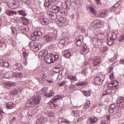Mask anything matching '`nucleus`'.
I'll list each match as a JSON object with an SVG mask.
<instances>
[{"instance_id":"1","label":"nucleus","mask_w":124,"mask_h":124,"mask_svg":"<svg viewBox=\"0 0 124 124\" xmlns=\"http://www.w3.org/2000/svg\"><path fill=\"white\" fill-rule=\"evenodd\" d=\"M37 104H39V99L38 100L36 97L35 98H34L33 99H30L27 101L25 106L28 108H31V107H32L34 105H37Z\"/></svg>"},{"instance_id":"2","label":"nucleus","mask_w":124,"mask_h":124,"mask_svg":"<svg viewBox=\"0 0 124 124\" xmlns=\"http://www.w3.org/2000/svg\"><path fill=\"white\" fill-rule=\"evenodd\" d=\"M41 94H46V91H45V88L42 89L39 91L38 93H36L34 94V98H36L37 100H39V103H40L41 101Z\"/></svg>"},{"instance_id":"3","label":"nucleus","mask_w":124,"mask_h":124,"mask_svg":"<svg viewBox=\"0 0 124 124\" xmlns=\"http://www.w3.org/2000/svg\"><path fill=\"white\" fill-rule=\"evenodd\" d=\"M104 79H105V76L103 75H101L100 77L97 76L94 78V84L100 86L101 85H102Z\"/></svg>"},{"instance_id":"4","label":"nucleus","mask_w":124,"mask_h":124,"mask_svg":"<svg viewBox=\"0 0 124 124\" xmlns=\"http://www.w3.org/2000/svg\"><path fill=\"white\" fill-rule=\"evenodd\" d=\"M53 54L51 53H47L44 56V61L46 63H52V62H54V59L53 58Z\"/></svg>"},{"instance_id":"5","label":"nucleus","mask_w":124,"mask_h":124,"mask_svg":"<svg viewBox=\"0 0 124 124\" xmlns=\"http://www.w3.org/2000/svg\"><path fill=\"white\" fill-rule=\"evenodd\" d=\"M83 39L84 37H83L82 35H79L78 36L75 41L77 46L81 47V46H82V44H83V41H84Z\"/></svg>"},{"instance_id":"6","label":"nucleus","mask_w":124,"mask_h":124,"mask_svg":"<svg viewBox=\"0 0 124 124\" xmlns=\"http://www.w3.org/2000/svg\"><path fill=\"white\" fill-rule=\"evenodd\" d=\"M29 46L31 51H34L37 52L39 50V46L36 44V43L32 42L29 43Z\"/></svg>"},{"instance_id":"7","label":"nucleus","mask_w":124,"mask_h":124,"mask_svg":"<svg viewBox=\"0 0 124 124\" xmlns=\"http://www.w3.org/2000/svg\"><path fill=\"white\" fill-rule=\"evenodd\" d=\"M116 106L119 109L124 110V98H122L117 101Z\"/></svg>"},{"instance_id":"8","label":"nucleus","mask_w":124,"mask_h":124,"mask_svg":"<svg viewBox=\"0 0 124 124\" xmlns=\"http://www.w3.org/2000/svg\"><path fill=\"white\" fill-rule=\"evenodd\" d=\"M67 43V38H64V39H62L59 42L58 46L59 48H60V49H63L64 45H65V44H66Z\"/></svg>"},{"instance_id":"9","label":"nucleus","mask_w":124,"mask_h":124,"mask_svg":"<svg viewBox=\"0 0 124 124\" xmlns=\"http://www.w3.org/2000/svg\"><path fill=\"white\" fill-rule=\"evenodd\" d=\"M52 10L53 13L57 14L59 13V12L61 13V12L62 11V7L53 5L52 6Z\"/></svg>"},{"instance_id":"10","label":"nucleus","mask_w":124,"mask_h":124,"mask_svg":"<svg viewBox=\"0 0 124 124\" xmlns=\"http://www.w3.org/2000/svg\"><path fill=\"white\" fill-rule=\"evenodd\" d=\"M100 63H101V59L99 57H96L93 60L92 64L94 67H97Z\"/></svg>"},{"instance_id":"11","label":"nucleus","mask_w":124,"mask_h":124,"mask_svg":"<svg viewBox=\"0 0 124 124\" xmlns=\"http://www.w3.org/2000/svg\"><path fill=\"white\" fill-rule=\"evenodd\" d=\"M46 2H45L44 5L45 7H51L52 6V3H54V2H56V0H45Z\"/></svg>"},{"instance_id":"12","label":"nucleus","mask_w":124,"mask_h":124,"mask_svg":"<svg viewBox=\"0 0 124 124\" xmlns=\"http://www.w3.org/2000/svg\"><path fill=\"white\" fill-rule=\"evenodd\" d=\"M47 15L49 16V18L53 21L58 19V15L55 13H51V12H48L47 13Z\"/></svg>"},{"instance_id":"13","label":"nucleus","mask_w":124,"mask_h":124,"mask_svg":"<svg viewBox=\"0 0 124 124\" xmlns=\"http://www.w3.org/2000/svg\"><path fill=\"white\" fill-rule=\"evenodd\" d=\"M109 12L106 10H100L98 15V17L100 18H103V17H106L108 15Z\"/></svg>"},{"instance_id":"14","label":"nucleus","mask_w":124,"mask_h":124,"mask_svg":"<svg viewBox=\"0 0 124 124\" xmlns=\"http://www.w3.org/2000/svg\"><path fill=\"white\" fill-rule=\"evenodd\" d=\"M80 52L82 55H85L90 52V49L88 48L87 46H84L81 47Z\"/></svg>"},{"instance_id":"15","label":"nucleus","mask_w":124,"mask_h":124,"mask_svg":"<svg viewBox=\"0 0 124 124\" xmlns=\"http://www.w3.org/2000/svg\"><path fill=\"white\" fill-rule=\"evenodd\" d=\"M86 9L87 10H90V12L93 14L95 16L96 15V10L94 9V8L92 6L87 5L86 6Z\"/></svg>"},{"instance_id":"16","label":"nucleus","mask_w":124,"mask_h":124,"mask_svg":"<svg viewBox=\"0 0 124 124\" xmlns=\"http://www.w3.org/2000/svg\"><path fill=\"white\" fill-rule=\"evenodd\" d=\"M100 20H94L91 23V26L93 28H97V27H98V26H100Z\"/></svg>"},{"instance_id":"17","label":"nucleus","mask_w":124,"mask_h":124,"mask_svg":"<svg viewBox=\"0 0 124 124\" xmlns=\"http://www.w3.org/2000/svg\"><path fill=\"white\" fill-rule=\"evenodd\" d=\"M0 65L1 66H3L4 68H8L9 67V64L8 63V62L3 61L2 60H0Z\"/></svg>"},{"instance_id":"18","label":"nucleus","mask_w":124,"mask_h":124,"mask_svg":"<svg viewBox=\"0 0 124 124\" xmlns=\"http://www.w3.org/2000/svg\"><path fill=\"white\" fill-rule=\"evenodd\" d=\"M30 29H29V26L26 25L24 27H22L20 29L21 32H22L23 34H26L27 32L29 31Z\"/></svg>"},{"instance_id":"19","label":"nucleus","mask_w":124,"mask_h":124,"mask_svg":"<svg viewBox=\"0 0 124 124\" xmlns=\"http://www.w3.org/2000/svg\"><path fill=\"white\" fill-rule=\"evenodd\" d=\"M114 111H117V109L116 108V105L111 104L109 107L108 112L110 114H113Z\"/></svg>"},{"instance_id":"20","label":"nucleus","mask_w":124,"mask_h":124,"mask_svg":"<svg viewBox=\"0 0 124 124\" xmlns=\"http://www.w3.org/2000/svg\"><path fill=\"white\" fill-rule=\"evenodd\" d=\"M57 20L61 24H64L66 22V19L64 18L62 16L58 15Z\"/></svg>"},{"instance_id":"21","label":"nucleus","mask_w":124,"mask_h":124,"mask_svg":"<svg viewBox=\"0 0 124 124\" xmlns=\"http://www.w3.org/2000/svg\"><path fill=\"white\" fill-rule=\"evenodd\" d=\"M6 107L7 109H13L15 108V104L13 102H8L6 103Z\"/></svg>"},{"instance_id":"22","label":"nucleus","mask_w":124,"mask_h":124,"mask_svg":"<svg viewBox=\"0 0 124 124\" xmlns=\"http://www.w3.org/2000/svg\"><path fill=\"white\" fill-rule=\"evenodd\" d=\"M62 96L61 95H57L54 96L52 99H51L50 102L53 103V102H57L58 100H60L61 98H62Z\"/></svg>"},{"instance_id":"23","label":"nucleus","mask_w":124,"mask_h":124,"mask_svg":"<svg viewBox=\"0 0 124 124\" xmlns=\"http://www.w3.org/2000/svg\"><path fill=\"white\" fill-rule=\"evenodd\" d=\"M62 54L64 57H65V58H66L67 59H68V58H69V57L71 56V54L68 50H64V51H63Z\"/></svg>"},{"instance_id":"24","label":"nucleus","mask_w":124,"mask_h":124,"mask_svg":"<svg viewBox=\"0 0 124 124\" xmlns=\"http://www.w3.org/2000/svg\"><path fill=\"white\" fill-rule=\"evenodd\" d=\"M44 39L46 40V42H50L53 40V37L50 35H46L44 36Z\"/></svg>"},{"instance_id":"25","label":"nucleus","mask_w":124,"mask_h":124,"mask_svg":"<svg viewBox=\"0 0 124 124\" xmlns=\"http://www.w3.org/2000/svg\"><path fill=\"white\" fill-rule=\"evenodd\" d=\"M112 93V89L109 88L103 92V93L102 94V96H104L107 94H110Z\"/></svg>"},{"instance_id":"26","label":"nucleus","mask_w":124,"mask_h":124,"mask_svg":"<svg viewBox=\"0 0 124 124\" xmlns=\"http://www.w3.org/2000/svg\"><path fill=\"white\" fill-rule=\"evenodd\" d=\"M54 95H55V93L53 91H50L49 93L44 94V96H46V97H48V98H51V97H53Z\"/></svg>"},{"instance_id":"27","label":"nucleus","mask_w":124,"mask_h":124,"mask_svg":"<svg viewBox=\"0 0 124 124\" xmlns=\"http://www.w3.org/2000/svg\"><path fill=\"white\" fill-rule=\"evenodd\" d=\"M65 5H66V9L67 10H68V9H70V6L71 5V1L70 0H67L65 2Z\"/></svg>"},{"instance_id":"28","label":"nucleus","mask_w":124,"mask_h":124,"mask_svg":"<svg viewBox=\"0 0 124 124\" xmlns=\"http://www.w3.org/2000/svg\"><path fill=\"white\" fill-rule=\"evenodd\" d=\"M118 36H117L116 34L115 33H112L111 36L110 37V39L113 42H115L116 39H117Z\"/></svg>"},{"instance_id":"29","label":"nucleus","mask_w":124,"mask_h":124,"mask_svg":"<svg viewBox=\"0 0 124 124\" xmlns=\"http://www.w3.org/2000/svg\"><path fill=\"white\" fill-rule=\"evenodd\" d=\"M41 24L43 25V26H47L49 24L48 22V19L44 18L41 20Z\"/></svg>"},{"instance_id":"30","label":"nucleus","mask_w":124,"mask_h":124,"mask_svg":"<svg viewBox=\"0 0 124 124\" xmlns=\"http://www.w3.org/2000/svg\"><path fill=\"white\" fill-rule=\"evenodd\" d=\"M0 46L1 48H6V44L4 40L0 39Z\"/></svg>"},{"instance_id":"31","label":"nucleus","mask_w":124,"mask_h":124,"mask_svg":"<svg viewBox=\"0 0 124 124\" xmlns=\"http://www.w3.org/2000/svg\"><path fill=\"white\" fill-rule=\"evenodd\" d=\"M89 122L90 123V124H95V123L97 122V119H96V118L95 117H92L89 119Z\"/></svg>"},{"instance_id":"32","label":"nucleus","mask_w":124,"mask_h":124,"mask_svg":"<svg viewBox=\"0 0 124 124\" xmlns=\"http://www.w3.org/2000/svg\"><path fill=\"white\" fill-rule=\"evenodd\" d=\"M91 105V102L87 101L84 105V106L83 107V110H86L88 108H90Z\"/></svg>"},{"instance_id":"33","label":"nucleus","mask_w":124,"mask_h":124,"mask_svg":"<svg viewBox=\"0 0 124 124\" xmlns=\"http://www.w3.org/2000/svg\"><path fill=\"white\" fill-rule=\"evenodd\" d=\"M115 83H117V80H114L112 81L111 82L108 83V87L111 88V89H114V85H115Z\"/></svg>"},{"instance_id":"34","label":"nucleus","mask_w":124,"mask_h":124,"mask_svg":"<svg viewBox=\"0 0 124 124\" xmlns=\"http://www.w3.org/2000/svg\"><path fill=\"white\" fill-rule=\"evenodd\" d=\"M67 79H69L71 80H73V81H77V78L76 77L72 75H70L67 77Z\"/></svg>"},{"instance_id":"35","label":"nucleus","mask_w":124,"mask_h":124,"mask_svg":"<svg viewBox=\"0 0 124 124\" xmlns=\"http://www.w3.org/2000/svg\"><path fill=\"white\" fill-rule=\"evenodd\" d=\"M5 13L8 16H12L14 14H16L14 11L11 10H7L6 11Z\"/></svg>"},{"instance_id":"36","label":"nucleus","mask_w":124,"mask_h":124,"mask_svg":"<svg viewBox=\"0 0 124 124\" xmlns=\"http://www.w3.org/2000/svg\"><path fill=\"white\" fill-rule=\"evenodd\" d=\"M24 59H25V65H27L28 64V62H27V59H28V57H29V55L26 52H24L23 53Z\"/></svg>"},{"instance_id":"37","label":"nucleus","mask_w":124,"mask_h":124,"mask_svg":"<svg viewBox=\"0 0 124 124\" xmlns=\"http://www.w3.org/2000/svg\"><path fill=\"white\" fill-rule=\"evenodd\" d=\"M47 54V51L46 50H42V51H40L39 53V55L40 57H42V58H43V57H45L46 55Z\"/></svg>"},{"instance_id":"38","label":"nucleus","mask_w":124,"mask_h":124,"mask_svg":"<svg viewBox=\"0 0 124 124\" xmlns=\"http://www.w3.org/2000/svg\"><path fill=\"white\" fill-rule=\"evenodd\" d=\"M18 76H19V77H22V74L21 73L13 72V78H14V77H16V78H17Z\"/></svg>"},{"instance_id":"39","label":"nucleus","mask_w":124,"mask_h":124,"mask_svg":"<svg viewBox=\"0 0 124 124\" xmlns=\"http://www.w3.org/2000/svg\"><path fill=\"white\" fill-rule=\"evenodd\" d=\"M35 35H36L38 38H39V36H42V32L41 31H35L34 32Z\"/></svg>"},{"instance_id":"40","label":"nucleus","mask_w":124,"mask_h":124,"mask_svg":"<svg viewBox=\"0 0 124 124\" xmlns=\"http://www.w3.org/2000/svg\"><path fill=\"white\" fill-rule=\"evenodd\" d=\"M38 38L37 37V36L35 35L34 32H33V34L31 35V40H32L33 41H35V40H37Z\"/></svg>"},{"instance_id":"41","label":"nucleus","mask_w":124,"mask_h":124,"mask_svg":"<svg viewBox=\"0 0 124 124\" xmlns=\"http://www.w3.org/2000/svg\"><path fill=\"white\" fill-rule=\"evenodd\" d=\"M6 114L3 112L2 109H0V120H1L3 117H5Z\"/></svg>"},{"instance_id":"42","label":"nucleus","mask_w":124,"mask_h":124,"mask_svg":"<svg viewBox=\"0 0 124 124\" xmlns=\"http://www.w3.org/2000/svg\"><path fill=\"white\" fill-rule=\"evenodd\" d=\"M47 120L48 121V122H54V116H53V115H50V114L48 115L47 116Z\"/></svg>"},{"instance_id":"43","label":"nucleus","mask_w":124,"mask_h":124,"mask_svg":"<svg viewBox=\"0 0 124 124\" xmlns=\"http://www.w3.org/2000/svg\"><path fill=\"white\" fill-rule=\"evenodd\" d=\"M57 36H58V34H57V31H53L52 33V36H51V37H52V39L53 38H54V39H56Z\"/></svg>"},{"instance_id":"44","label":"nucleus","mask_w":124,"mask_h":124,"mask_svg":"<svg viewBox=\"0 0 124 124\" xmlns=\"http://www.w3.org/2000/svg\"><path fill=\"white\" fill-rule=\"evenodd\" d=\"M118 40L119 42H124V34L120 35L118 38Z\"/></svg>"},{"instance_id":"45","label":"nucleus","mask_w":124,"mask_h":124,"mask_svg":"<svg viewBox=\"0 0 124 124\" xmlns=\"http://www.w3.org/2000/svg\"><path fill=\"white\" fill-rule=\"evenodd\" d=\"M10 93L13 94V95H17L19 93V92L16 90H13L10 92Z\"/></svg>"},{"instance_id":"46","label":"nucleus","mask_w":124,"mask_h":124,"mask_svg":"<svg viewBox=\"0 0 124 124\" xmlns=\"http://www.w3.org/2000/svg\"><path fill=\"white\" fill-rule=\"evenodd\" d=\"M83 94L85 95V96H90L91 95V92L90 91H84L83 92Z\"/></svg>"},{"instance_id":"47","label":"nucleus","mask_w":124,"mask_h":124,"mask_svg":"<svg viewBox=\"0 0 124 124\" xmlns=\"http://www.w3.org/2000/svg\"><path fill=\"white\" fill-rule=\"evenodd\" d=\"M21 66L20 64H15L13 66V69L14 70H17V69H19V67Z\"/></svg>"},{"instance_id":"48","label":"nucleus","mask_w":124,"mask_h":124,"mask_svg":"<svg viewBox=\"0 0 124 124\" xmlns=\"http://www.w3.org/2000/svg\"><path fill=\"white\" fill-rule=\"evenodd\" d=\"M7 86L9 87H15L16 86V83L15 82H8L7 83Z\"/></svg>"},{"instance_id":"49","label":"nucleus","mask_w":124,"mask_h":124,"mask_svg":"<svg viewBox=\"0 0 124 124\" xmlns=\"http://www.w3.org/2000/svg\"><path fill=\"white\" fill-rule=\"evenodd\" d=\"M18 14L19 15H22V16H27L26 14L25 13L24 11H18Z\"/></svg>"},{"instance_id":"50","label":"nucleus","mask_w":124,"mask_h":124,"mask_svg":"<svg viewBox=\"0 0 124 124\" xmlns=\"http://www.w3.org/2000/svg\"><path fill=\"white\" fill-rule=\"evenodd\" d=\"M117 10H118V9L114 6L110 9V11H111V12H115V11H117Z\"/></svg>"},{"instance_id":"51","label":"nucleus","mask_w":124,"mask_h":124,"mask_svg":"<svg viewBox=\"0 0 124 124\" xmlns=\"http://www.w3.org/2000/svg\"><path fill=\"white\" fill-rule=\"evenodd\" d=\"M108 42V45L109 46H112V45H113V44H114V43H115V42H113L112 41V40H108L107 41Z\"/></svg>"},{"instance_id":"52","label":"nucleus","mask_w":124,"mask_h":124,"mask_svg":"<svg viewBox=\"0 0 124 124\" xmlns=\"http://www.w3.org/2000/svg\"><path fill=\"white\" fill-rule=\"evenodd\" d=\"M53 62H55V61H57L59 59V55H53Z\"/></svg>"},{"instance_id":"53","label":"nucleus","mask_w":124,"mask_h":124,"mask_svg":"<svg viewBox=\"0 0 124 124\" xmlns=\"http://www.w3.org/2000/svg\"><path fill=\"white\" fill-rule=\"evenodd\" d=\"M65 84H66V81L65 80H64V81H62V82H61L59 84V87H62L63 86H64V85H65Z\"/></svg>"},{"instance_id":"54","label":"nucleus","mask_w":124,"mask_h":124,"mask_svg":"<svg viewBox=\"0 0 124 124\" xmlns=\"http://www.w3.org/2000/svg\"><path fill=\"white\" fill-rule=\"evenodd\" d=\"M114 84H116L115 85H113V89H118L119 88V82H118V81H117V82H114Z\"/></svg>"},{"instance_id":"55","label":"nucleus","mask_w":124,"mask_h":124,"mask_svg":"<svg viewBox=\"0 0 124 124\" xmlns=\"http://www.w3.org/2000/svg\"><path fill=\"white\" fill-rule=\"evenodd\" d=\"M75 88H76V85H73V84H71V85L69 86V89L70 90H73V89H75Z\"/></svg>"},{"instance_id":"56","label":"nucleus","mask_w":124,"mask_h":124,"mask_svg":"<svg viewBox=\"0 0 124 124\" xmlns=\"http://www.w3.org/2000/svg\"><path fill=\"white\" fill-rule=\"evenodd\" d=\"M113 6L116 8V9H119V7H120V3H116Z\"/></svg>"},{"instance_id":"57","label":"nucleus","mask_w":124,"mask_h":124,"mask_svg":"<svg viewBox=\"0 0 124 124\" xmlns=\"http://www.w3.org/2000/svg\"><path fill=\"white\" fill-rule=\"evenodd\" d=\"M86 83L85 81H83L82 82H80L78 84V86H85L86 85Z\"/></svg>"},{"instance_id":"58","label":"nucleus","mask_w":124,"mask_h":124,"mask_svg":"<svg viewBox=\"0 0 124 124\" xmlns=\"http://www.w3.org/2000/svg\"><path fill=\"white\" fill-rule=\"evenodd\" d=\"M37 121H38L39 122L41 123V124H44V120H43V118H40L39 119H38L37 120Z\"/></svg>"},{"instance_id":"59","label":"nucleus","mask_w":124,"mask_h":124,"mask_svg":"<svg viewBox=\"0 0 124 124\" xmlns=\"http://www.w3.org/2000/svg\"><path fill=\"white\" fill-rule=\"evenodd\" d=\"M60 13L62 14V15H67L68 14V12H60Z\"/></svg>"},{"instance_id":"60","label":"nucleus","mask_w":124,"mask_h":124,"mask_svg":"<svg viewBox=\"0 0 124 124\" xmlns=\"http://www.w3.org/2000/svg\"><path fill=\"white\" fill-rule=\"evenodd\" d=\"M117 60V57L115 56L113 58H112L110 60V62H115V60Z\"/></svg>"},{"instance_id":"61","label":"nucleus","mask_w":124,"mask_h":124,"mask_svg":"<svg viewBox=\"0 0 124 124\" xmlns=\"http://www.w3.org/2000/svg\"><path fill=\"white\" fill-rule=\"evenodd\" d=\"M11 30L12 31V33H15V31H16V29H15V28L11 27Z\"/></svg>"},{"instance_id":"62","label":"nucleus","mask_w":124,"mask_h":124,"mask_svg":"<svg viewBox=\"0 0 124 124\" xmlns=\"http://www.w3.org/2000/svg\"><path fill=\"white\" fill-rule=\"evenodd\" d=\"M22 18L23 21H25L26 23H29V19H28L27 18H26L25 17H22Z\"/></svg>"},{"instance_id":"63","label":"nucleus","mask_w":124,"mask_h":124,"mask_svg":"<svg viewBox=\"0 0 124 124\" xmlns=\"http://www.w3.org/2000/svg\"><path fill=\"white\" fill-rule=\"evenodd\" d=\"M8 43L9 44H13V40H12V39H9L8 40Z\"/></svg>"},{"instance_id":"64","label":"nucleus","mask_w":124,"mask_h":124,"mask_svg":"<svg viewBox=\"0 0 124 124\" xmlns=\"http://www.w3.org/2000/svg\"><path fill=\"white\" fill-rule=\"evenodd\" d=\"M101 0H95V1L98 5H100L101 4V2L100 1Z\"/></svg>"}]
</instances>
